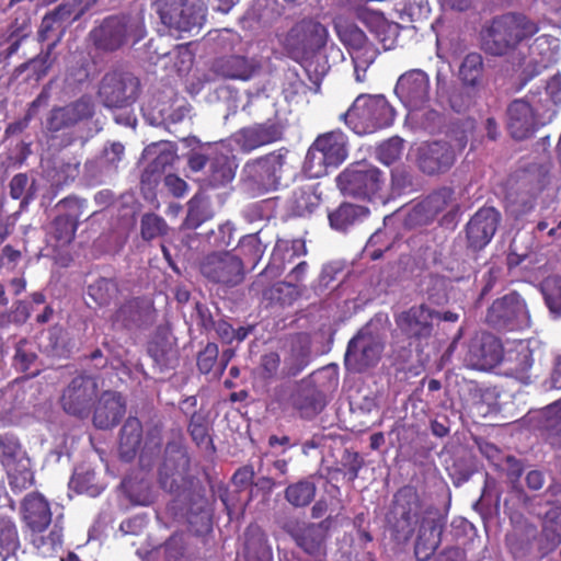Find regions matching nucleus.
Instances as JSON below:
<instances>
[{"label":"nucleus","instance_id":"nucleus-1","mask_svg":"<svg viewBox=\"0 0 561 561\" xmlns=\"http://www.w3.org/2000/svg\"><path fill=\"white\" fill-rule=\"evenodd\" d=\"M539 30L538 23L524 13L497 14L481 26L480 47L486 55L493 57L507 56L534 37Z\"/></svg>","mask_w":561,"mask_h":561},{"label":"nucleus","instance_id":"nucleus-2","mask_svg":"<svg viewBox=\"0 0 561 561\" xmlns=\"http://www.w3.org/2000/svg\"><path fill=\"white\" fill-rule=\"evenodd\" d=\"M336 183L344 194L375 204L385 205L392 198L385 173L366 161L351 163L337 175Z\"/></svg>","mask_w":561,"mask_h":561},{"label":"nucleus","instance_id":"nucleus-3","mask_svg":"<svg viewBox=\"0 0 561 561\" xmlns=\"http://www.w3.org/2000/svg\"><path fill=\"white\" fill-rule=\"evenodd\" d=\"M423 517L426 516L420 493L415 486L408 484L394 493L386 515V526L396 542L407 543Z\"/></svg>","mask_w":561,"mask_h":561},{"label":"nucleus","instance_id":"nucleus-4","mask_svg":"<svg viewBox=\"0 0 561 561\" xmlns=\"http://www.w3.org/2000/svg\"><path fill=\"white\" fill-rule=\"evenodd\" d=\"M396 111L383 95H358L340 119L357 135L373 134L391 126Z\"/></svg>","mask_w":561,"mask_h":561},{"label":"nucleus","instance_id":"nucleus-5","mask_svg":"<svg viewBox=\"0 0 561 561\" xmlns=\"http://www.w3.org/2000/svg\"><path fill=\"white\" fill-rule=\"evenodd\" d=\"M274 104L267 96H252L243 106L250 116L262 117L261 111L270 110L276 116L273 108ZM283 137V126L278 119L266 117L264 123L253 124L240 128L233 136L237 146L243 152H250L260 147L280 140Z\"/></svg>","mask_w":561,"mask_h":561},{"label":"nucleus","instance_id":"nucleus-6","mask_svg":"<svg viewBox=\"0 0 561 561\" xmlns=\"http://www.w3.org/2000/svg\"><path fill=\"white\" fill-rule=\"evenodd\" d=\"M348 157L346 135L340 130H331L319 135L309 147L304 169L310 178H321L330 169L340 167Z\"/></svg>","mask_w":561,"mask_h":561},{"label":"nucleus","instance_id":"nucleus-7","mask_svg":"<svg viewBox=\"0 0 561 561\" xmlns=\"http://www.w3.org/2000/svg\"><path fill=\"white\" fill-rule=\"evenodd\" d=\"M146 35L144 21L129 14L110 15L90 32L93 45L104 51H115L129 41L140 42Z\"/></svg>","mask_w":561,"mask_h":561},{"label":"nucleus","instance_id":"nucleus-8","mask_svg":"<svg viewBox=\"0 0 561 561\" xmlns=\"http://www.w3.org/2000/svg\"><path fill=\"white\" fill-rule=\"evenodd\" d=\"M159 483L163 490L176 494H181L193 483L191 457L181 437L165 446L164 458L159 468Z\"/></svg>","mask_w":561,"mask_h":561},{"label":"nucleus","instance_id":"nucleus-9","mask_svg":"<svg viewBox=\"0 0 561 561\" xmlns=\"http://www.w3.org/2000/svg\"><path fill=\"white\" fill-rule=\"evenodd\" d=\"M287 154L286 148H279L248 161L243 168L245 181L259 193L277 190L286 171Z\"/></svg>","mask_w":561,"mask_h":561},{"label":"nucleus","instance_id":"nucleus-10","mask_svg":"<svg viewBox=\"0 0 561 561\" xmlns=\"http://www.w3.org/2000/svg\"><path fill=\"white\" fill-rule=\"evenodd\" d=\"M328 37L329 32L323 24L312 19H304L290 28L285 46L293 59L308 60L327 45Z\"/></svg>","mask_w":561,"mask_h":561},{"label":"nucleus","instance_id":"nucleus-11","mask_svg":"<svg viewBox=\"0 0 561 561\" xmlns=\"http://www.w3.org/2000/svg\"><path fill=\"white\" fill-rule=\"evenodd\" d=\"M157 13L170 31L192 32L201 28L206 15V8L201 0H158Z\"/></svg>","mask_w":561,"mask_h":561},{"label":"nucleus","instance_id":"nucleus-12","mask_svg":"<svg viewBox=\"0 0 561 561\" xmlns=\"http://www.w3.org/2000/svg\"><path fill=\"white\" fill-rule=\"evenodd\" d=\"M140 87V80L131 72L113 70L103 76L98 94L105 107L124 108L137 101Z\"/></svg>","mask_w":561,"mask_h":561},{"label":"nucleus","instance_id":"nucleus-13","mask_svg":"<svg viewBox=\"0 0 561 561\" xmlns=\"http://www.w3.org/2000/svg\"><path fill=\"white\" fill-rule=\"evenodd\" d=\"M485 322L496 330L515 331L529 327L530 317L525 300L512 291L492 302Z\"/></svg>","mask_w":561,"mask_h":561},{"label":"nucleus","instance_id":"nucleus-14","mask_svg":"<svg viewBox=\"0 0 561 561\" xmlns=\"http://www.w3.org/2000/svg\"><path fill=\"white\" fill-rule=\"evenodd\" d=\"M98 392L96 378L89 375H78L62 390L59 402L67 414L85 419L91 413Z\"/></svg>","mask_w":561,"mask_h":561},{"label":"nucleus","instance_id":"nucleus-15","mask_svg":"<svg viewBox=\"0 0 561 561\" xmlns=\"http://www.w3.org/2000/svg\"><path fill=\"white\" fill-rule=\"evenodd\" d=\"M334 30L341 43L346 47L353 64L365 72L379 55L378 47L368 39L355 23L343 19L334 21Z\"/></svg>","mask_w":561,"mask_h":561},{"label":"nucleus","instance_id":"nucleus-16","mask_svg":"<svg viewBox=\"0 0 561 561\" xmlns=\"http://www.w3.org/2000/svg\"><path fill=\"white\" fill-rule=\"evenodd\" d=\"M503 359V345L500 339L489 332L476 333L466 344L463 365L471 369L489 370Z\"/></svg>","mask_w":561,"mask_h":561},{"label":"nucleus","instance_id":"nucleus-17","mask_svg":"<svg viewBox=\"0 0 561 561\" xmlns=\"http://www.w3.org/2000/svg\"><path fill=\"white\" fill-rule=\"evenodd\" d=\"M201 273L215 284L233 287L243 280L244 265L242 260L231 252H214L202 261Z\"/></svg>","mask_w":561,"mask_h":561},{"label":"nucleus","instance_id":"nucleus-18","mask_svg":"<svg viewBox=\"0 0 561 561\" xmlns=\"http://www.w3.org/2000/svg\"><path fill=\"white\" fill-rule=\"evenodd\" d=\"M383 344L373 334L359 331L347 343L344 366L351 373H364L378 364Z\"/></svg>","mask_w":561,"mask_h":561},{"label":"nucleus","instance_id":"nucleus-19","mask_svg":"<svg viewBox=\"0 0 561 561\" xmlns=\"http://www.w3.org/2000/svg\"><path fill=\"white\" fill-rule=\"evenodd\" d=\"M154 301L147 296L126 299L113 313V322L126 330H148L157 322Z\"/></svg>","mask_w":561,"mask_h":561},{"label":"nucleus","instance_id":"nucleus-20","mask_svg":"<svg viewBox=\"0 0 561 561\" xmlns=\"http://www.w3.org/2000/svg\"><path fill=\"white\" fill-rule=\"evenodd\" d=\"M394 93L411 112L425 108L431 100L428 75L422 69H410L397 80Z\"/></svg>","mask_w":561,"mask_h":561},{"label":"nucleus","instance_id":"nucleus-21","mask_svg":"<svg viewBox=\"0 0 561 561\" xmlns=\"http://www.w3.org/2000/svg\"><path fill=\"white\" fill-rule=\"evenodd\" d=\"M95 105L90 95H82L64 106H54L46 117V129L50 134L70 129L94 116Z\"/></svg>","mask_w":561,"mask_h":561},{"label":"nucleus","instance_id":"nucleus-22","mask_svg":"<svg viewBox=\"0 0 561 561\" xmlns=\"http://www.w3.org/2000/svg\"><path fill=\"white\" fill-rule=\"evenodd\" d=\"M57 207L64 209V213L51 221L50 236L58 245H68L76 237L80 218L87 208V199L67 196L58 202Z\"/></svg>","mask_w":561,"mask_h":561},{"label":"nucleus","instance_id":"nucleus-23","mask_svg":"<svg viewBox=\"0 0 561 561\" xmlns=\"http://www.w3.org/2000/svg\"><path fill=\"white\" fill-rule=\"evenodd\" d=\"M531 102L517 99L507 107V128L511 136L516 140L529 138L542 123L537 115L541 111L536 103V95L531 92Z\"/></svg>","mask_w":561,"mask_h":561},{"label":"nucleus","instance_id":"nucleus-24","mask_svg":"<svg viewBox=\"0 0 561 561\" xmlns=\"http://www.w3.org/2000/svg\"><path fill=\"white\" fill-rule=\"evenodd\" d=\"M435 316V310L422 304L401 312L396 322L410 344H420L432 336Z\"/></svg>","mask_w":561,"mask_h":561},{"label":"nucleus","instance_id":"nucleus-25","mask_svg":"<svg viewBox=\"0 0 561 561\" xmlns=\"http://www.w3.org/2000/svg\"><path fill=\"white\" fill-rule=\"evenodd\" d=\"M501 214L494 207L480 208L466 225L467 245L473 251L484 249L494 237Z\"/></svg>","mask_w":561,"mask_h":561},{"label":"nucleus","instance_id":"nucleus-26","mask_svg":"<svg viewBox=\"0 0 561 561\" xmlns=\"http://www.w3.org/2000/svg\"><path fill=\"white\" fill-rule=\"evenodd\" d=\"M333 524L331 516L319 523H310L291 533L296 545L313 561H322L327 556V540Z\"/></svg>","mask_w":561,"mask_h":561},{"label":"nucleus","instance_id":"nucleus-27","mask_svg":"<svg viewBox=\"0 0 561 561\" xmlns=\"http://www.w3.org/2000/svg\"><path fill=\"white\" fill-rule=\"evenodd\" d=\"M455 160V150L446 141L425 142L417 148V165L423 173L428 175L448 171Z\"/></svg>","mask_w":561,"mask_h":561},{"label":"nucleus","instance_id":"nucleus-28","mask_svg":"<svg viewBox=\"0 0 561 561\" xmlns=\"http://www.w3.org/2000/svg\"><path fill=\"white\" fill-rule=\"evenodd\" d=\"M291 408L301 419L312 420L327 405L325 394L311 381H301L289 397Z\"/></svg>","mask_w":561,"mask_h":561},{"label":"nucleus","instance_id":"nucleus-29","mask_svg":"<svg viewBox=\"0 0 561 561\" xmlns=\"http://www.w3.org/2000/svg\"><path fill=\"white\" fill-rule=\"evenodd\" d=\"M126 412V403L122 396L114 391H104L94 407L93 425L99 430L115 427Z\"/></svg>","mask_w":561,"mask_h":561},{"label":"nucleus","instance_id":"nucleus-30","mask_svg":"<svg viewBox=\"0 0 561 561\" xmlns=\"http://www.w3.org/2000/svg\"><path fill=\"white\" fill-rule=\"evenodd\" d=\"M22 520L33 533H43L51 523L49 502L39 492L28 493L21 504Z\"/></svg>","mask_w":561,"mask_h":561},{"label":"nucleus","instance_id":"nucleus-31","mask_svg":"<svg viewBox=\"0 0 561 561\" xmlns=\"http://www.w3.org/2000/svg\"><path fill=\"white\" fill-rule=\"evenodd\" d=\"M443 527L440 518H422L414 545L417 561H427L435 553L442 541Z\"/></svg>","mask_w":561,"mask_h":561},{"label":"nucleus","instance_id":"nucleus-32","mask_svg":"<svg viewBox=\"0 0 561 561\" xmlns=\"http://www.w3.org/2000/svg\"><path fill=\"white\" fill-rule=\"evenodd\" d=\"M356 18L375 34L383 49H390L397 37V24L390 23L385 15L367 7L356 9Z\"/></svg>","mask_w":561,"mask_h":561},{"label":"nucleus","instance_id":"nucleus-33","mask_svg":"<svg viewBox=\"0 0 561 561\" xmlns=\"http://www.w3.org/2000/svg\"><path fill=\"white\" fill-rule=\"evenodd\" d=\"M237 165L233 158L224 152H214L202 185L205 188H218L229 184L236 175Z\"/></svg>","mask_w":561,"mask_h":561},{"label":"nucleus","instance_id":"nucleus-34","mask_svg":"<svg viewBox=\"0 0 561 561\" xmlns=\"http://www.w3.org/2000/svg\"><path fill=\"white\" fill-rule=\"evenodd\" d=\"M60 42V35L53 39L51 43L47 45L45 51H41L36 57L31 58L30 60L19 65L13 70L12 77L14 79H19L24 72H27L23 78L26 82H38L44 77L47 76L48 71L53 67L56 57L53 56V51L57 44Z\"/></svg>","mask_w":561,"mask_h":561},{"label":"nucleus","instance_id":"nucleus-35","mask_svg":"<svg viewBox=\"0 0 561 561\" xmlns=\"http://www.w3.org/2000/svg\"><path fill=\"white\" fill-rule=\"evenodd\" d=\"M502 362L506 367L507 375L526 385L531 381L530 370L534 357L533 351L528 346L520 344L516 348L510 350L506 355L503 353Z\"/></svg>","mask_w":561,"mask_h":561},{"label":"nucleus","instance_id":"nucleus-36","mask_svg":"<svg viewBox=\"0 0 561 561\" xmlns=\"http://www.w3.org/2000/svg\"><path fill=\"white\" fill-rule=\"evenodd\" d=\"M242 556L245 561H273L272 548L260 526L251 524L247 527Z\"/></svg>","mask_w":561,"mask_h":561},{"label":"nucleus","instance_id":"nucleus-37","mask_svg":"<svg viewBox=\"0 0 561 561\" xmlns=\"http://www.w3.org/2000/svg\"><path fill=\"white\" fill-rule=\"evenodd\" d=\"M213 71L225 79L248 81L253 77L255 66L247 57L231 55L217 58Z\"/></svg>","mask_w":561,"mask_h":561},{"label":"nucleus","instance_id":"nucleus-38","mask_svg":"<svg viewBox=\"0 0 561 561\" xmlns=\"http://www.w3.org/2000/svg\"><path fill=\"white\" fill-rule=\"evenodd\" d=\"M307 254L306 242L302 239L276 241L272 252L271 263L266 267V272L276 270L280 274L286 263H293L295 259Z\"/></svg>","mask_w":561,"mask_h":561},{"label":"nucleus","instance_id":"nucleus-39","mask_svg":"<svg viewBox=\"0 0 561 561\" xmlns=\"http://www.w3.org/2000/svg\"><path fill=\"white\" fill-rule=\"evenodd\" d=\"M142 444V424L139 419L129 416L119 432V456L124 461H131Z\"/></svg>","mask_w":561,"mask_h":561},{"label":"nucleus","instance_id":"nucleus-40","mask_svg":"<svg viewBox=\"0 0 561 561\" xmlns=\"http://www.w3.org/2000/svg\"><path fill=\"white\" fill-rule=\"evenodd\" d=\"M485 66L480 53H468L458 68V78L463 87L478 91L484 83Z\"/></svg>","mask_w":561,"mask_h":561},{"label":"nucleus","instance_id":"nucleus-41","mask_svg":"<svg viewBox=\"0 0 561 561\" xmlns=\"http://www.w3.org/2000/svg\"><path fill=\"white\" fill-rule=\"evenodd\" d=\"M454 201V190L440 187L427 195L419 203L410 214V217L424 215L425 220H433L438 214L444 211Z\"/></svg>","mask_w":561,"mask_h":561},{"label":"nucleus","instance_id":"nucleus-42","mask_svg":"<svg viewBox=\"0 0 561 561\" xmlns=\"http://www.w3.org/2000/svg\"><path fill=\"white\" fill-rule=\"evenodd\" d=\"M369 215L365 206L342 203L336 209L329 213V222L331 228L337 231H346L350 227L362 222Z\"/></svg>","mask_w":561,"mask_h":561},{"label":"nucleus","instance_id":"nucleus-43","mask_svg":"<svg viewBox=\"0 0 561 561\" xmlns=\"http://www.w3.org/2000/svg\"><path fill=\"white\" fill-rule=\"evenodd\" d=\"M31 461L26 449L13 433L0 435V463L2 468Z\"/></svg>","mask_w":561,"mask_h":561},{"label":"nucleus","instance_id":"nucleus-44","mask_svg":"<svg viewBox=\"0 0 561 561\" xmlns=\"http://www.w3.org/2000/svg\"><path fill=\"white\" fill-rule=\"evenodd\" d=\"M320 204V196L311 185L296 187L288 199L290 211L298 217L313 213Z\"/></svg>","mask_w":561,"mask_h":561},{"label":"nucleus","instance_id":"nucleus-45","mask_svg":"<svg viewBox=\"0 0 561 561\" xmlns=\"http://www.w3.org/2000/svg\"><path fill=\"white\" fill-rule=\"evenodd\" d=\"M71 10L67 4H59L53 11L46 13L37 32L38 41L46 42L53 37V34H55V38L58 35L61 36L60 30L64 23L69 20Z\"/></svg>","mask_w":561,"mask_h":561},{"label":"nucleus","instance_id":"nucleus-46","mask_svg":"<svg viewBox=\"0 0 561 561\" xmlns=\"http://www.w3.org/2000/svg\"><path fill=\"white\" fill-rule=\"evenodd\" d=\"M214 216L210 201L202 195H194L187 203V214L183 228L195 230Z\"/></svg>","mask_w":561,"mask_h":561},{"label":"nucleus","instance_id":"nucleus-47","mask_svg":"<svg viewBox=\"0 0 561 561\" xmlns=\"http://www.w3.org/2000/svg\"><path fill=\"white\" fill-rule=\"evenodd\" d=\"M88 296L99 306L106 307L121 294L116 278L99 277L88 286Z\"/></svg>","mask_w":561,"mask_h":561},{"label":"nucleus","instance_id":"nucleus-48","mask_svg":"<svg viewBox=\"0 0 561 561\" xmlns=\"http://www.w3.org/2000/svg\"><path fill=\"white\" fill-rule=\"evenodd\" d=\"M316 492V483L307 478L287 485L284 495L294 507H306L314 500Z\"/></svg>","mask_w":561,"mask_h":561},{"label":"nucleus","instance_id":"nucleus-49","mask_svg":"<svg viewBox=\"0 0 561 561\" xmlns=\"http://www.w3.org/2000/svg\"><path fill=\"white\" fill-rule=\"evenodd\" d=\"M20 548L16 525L12 517L0 516V558L2 561L14 556Z\"/></svg>","mask_w":561,"mask_h":561},{"label":"nucleus","instance_id":"nucleus-50","mask_svg":"<svg viewBox=\"0 0 561 561\" xmlns=\"http://www.w3.org/2000/svg\"><path fill=\"white\" fill-rule=\"evenodd\" d=\"M3 469L8 478V483L14 493H21L30 489L35 482L32 460Z\"/></svg>","mask_w":561,"mask_h":561},{"label":"nucleus","instance_id":"nucleus-51","mask_svg":"<svg viewBox=\"0 0 561 561\" xmlns=\"http://www.w3.org/2000/svg\"><path fill=\"white\" fill-rule=\"evenodd\" d=\"M69 488L78 494H87L95 497L103 491V486L96 481L93 470L76 469L69 481Z\"/></svg>","mask_w":561,"mask_h":561},{"label":"nucleus","instance_id":"nucleus-52","mask_svg":"<svg viewBox=\"0 0 561 561\" xmlns=\"http://www.w3.org/2000/svg\"><path fill=\"white\" fill-rule=\"evenodd\" d=\"M545 304L554 318H561V276L552 275L541 283Z\"/></svg>","mask_w":561,"mask_h":561},{"label":"nucleus","instance_id":"nucleus-53","mask_svg":"<svg viewBox=\"0 0 561 561\" xmlns=\"http://www.w3.org/2000/svg\"><path fill=\"white\" fill-rule=\"evenodd\" d=\"M548 442L554 448H561V401L548 405L543 410Z\"/></svg>","mask_w":561,"mask_h":561},{"label":"nucleus","instance_id":"nucleus-54","mask_svg":"<svg viewBox=\"0 0 561 561\" xmlns=\"http://www.w3.org/2000/svg\"><path fill=\"white\" fill-rule=\"evenodd\" d=\"M167 221L154 213H146L140 219V236L145 241L163 237L168 233Z\"/></svg>","mask_w":561,"mask_h":561},{"label":"nucleus","instance_id":"nucleus-55","mask_svg":"<svg viewBox=\"0 0 561 561\" xmlns=\"http://www.w3.org/2000/svg\"><path fill=\"white\" fill-rule=\"evenodd\" d=\"M311 348L309 342L298 341L291 345L289 357L286 359L288 374L296 376L310 363Z\"/></svg>","mask_w":561,"mask_h":561},{"label":"nucleus","instance_id":"nucleus-56","mask_svg":"<svg viewBox=\"0 0 561 561\" xmlns=\"http://www.w3.org/2000/svg\"><path fill=\"white\" fill-rule=\"evenodd\" d=\"M187 432L192 440L197 445L213 444L209 435L208 416L203 412H193L190 416Z\"/></svg>","mask_w":561,"mask_h":561},{"label":"nucleus","instance_id":"nucleus-57","mask_svg":"<svg viewBox=\"0 0 561 561\" xmlns=\"http://www.w3.org/2000/svg\"><path fill=\"white\" fill-rule=\"evenodd\" d=\"M545 95L546 99L541 98L536 101L537 105L540 110L547 114H554L556 106L561 104V76L554 75L552 76L546 83L545 87Z\"/></svg>","mask_w":561,"mask_h":561},{"label":"nucleus","instance_id":"nucleus-58","mask_svg":"<svg viewBox=\"0 0 561 561\" xmlns=\"http://www.w3.org/2000/svg\"><path fill=\"white\" fill-rule=\"evenodd\" d=\"M10 196L13 199H22V205L28 204L35 196V181L28 184V176L26 173L15 174L9 184Z\"/></svg>","mask_w":561,"mask_h":561},{"label":"nucleus","instance_id":"nucleus-59","mask_svg":"<svg viewBox=\"0 0 561 561\" xmlns=\"http://www.w3.org/2000/svg\"><path fill=\"white\" fill-rule=\"evenodd\" d=\"M404 141L400 137H391L377 147V159L385 165H391L400 160Z\"/></svg>","mask_w":561,"mask_h":561},{"label":"nucleus","instance_id":"nucleus-60","mask_svg":"<svg viewBox=\"0 0 561 561\" xmlns=\"http://www.w3.org/2000/svg\"><path fill=\"white\" fill-rule=\"evenodd\" d=\"M206 500L204 497H199L197 502V510L196 512H193V510H190L186 514L187 523L191 526V529L195 533L199 534L204 530L207 531L210 529V515L205 510Z\"/></svg>","mask_w":561,"mask_h":561},{"label":"nucleus","instance_id":"nucleus-61","mask_svg":"<svg viewBox=\"0 0 561 561\" xmlns=\"http://www.w3.org/2000/svg\"><path fill=\"white\" fill-rule=\"evenodd\" d=\"M80 174V162L77 160L62 161L55 168L53 180L56 185L62 186L73 182Z\"/></svg>","mask_w":561,"mask_h":561},{"label":"nucleus","instance_id":"nucleus-62","mask_svg":"<svg viewBox=\"0 0 561 561\" xmlns=\"http://www.w3.org/2000/svg\"><path fill=\"white\" fill-rule=\"evenodd\" d=\"M294 294H297V286L293 282L277 283L266 293L268 299L275 300L282 306L291 304Z\"/></svg>","mask_w":561,"mask_h":561},{"label":"nucleus","instance_id":"nucleus-63","mask_svg":"<svg viewBox=\"0 0 561 561\" xmlns=\"http://www.w3.org/2000/svg\"><path fill=\"white\" fill-rule=\"evenodd\" d=\"M434 243V233L432 231H420L408 239V244L412 251L420 256L426 257Z\"/></svg>","mask_w":561,"mask_h":561},{"label":"nucleus","instance_id":"nucleus-64","mask_svg":"<svg viewBox=\"0 0 561 561\" xmlns=\"http://www.w3.org/2000/svg\"><path fill=\"white\" fill-rule=\"evenodd\" d=\"M218 346L216 343H207L203 351L197 355V368L202 374L211 371L218 358Z\"/></svg>","mask_w":561,"mask_h":561}]
</instances>
